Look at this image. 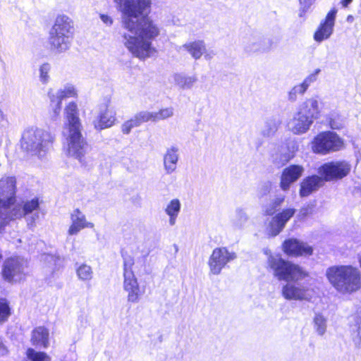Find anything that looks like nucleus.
I'll return each mask as SVG.
<instances>
[{"mask_svg":"<svg viewBox=\"0 0 361 361\" xmlns=\"http://www.w3.org/2000/svg\"><path fill=\"white\" fill-rule=\"evenodd\" d=\"M123 290L128 293V302L137 303L141 295L140 286L134 272H127L123 276Z\"/></svg>","mask_w":361,"mask_h":361,"instance_id":"a211bd4d","label":"nucleus"},{"mask_svg":"<svg viewBox=\"0 0 361 361\" xmlns=\"http://www.w3.org/2000/svg\"><path fill=\"white\" fill-rule=\"evenodd\" d=\"M214 55H215V53L214 52V51H207V49L205 50V53H204V54H203V56H204V59L206 60L212 59Z\"/></svg>","mask_w":361,"mask_h":361,"instance_id":"6e6d98bb","label":"nucleus"},{"mask_svg":"<svg viewBox=\"0 0 361 361\" xmlns=\"http://www.w3.org/2000/svg\"><path fill=\"white\" fill-rule=\"evenodd\" d=\"M134 264L133 259L128 256L123 258V275L127 272H133L132 267Z\"/></svg>","mask_w":361,"mask_h":361,"instance_id":"a18cd8bd","label":"nucleus"},{"mask_svg":"<svg viewBox=\"0 0 361 361\" xmlns=\"http://www.w3.org/2000/svg\"><path fill=\"white\" fill-rule=\"evenodd\" d=\"M128 121L132 123L133 128L138 127L141 125L135 115Z\"/></svg>","mask_w":361,"mask_h":361,"instance_id":"603ef678","label":"nucleus"},{"mask_svg":"<svg viewBox=\"0 0 361 361\" xmlns=\"http://www.w3.org/2000/svg\"><path fill=\"white\" fill-rule=\"evenodd\" d=\"M133 128H134L128 120L125 121L121 126V131L125 135H128Z\"/></svg>","mask_w":361,"mask_h":361,"instance_id":"de8ad7c7","label":"nucleus"},{"mask_svg":"<svg viewBox=\"0 0 361 361\" xmlns=\"http://www.w3.org/2000/svg\"><path fill=\"white\" fill-rule=\"evenodd\" d=\"M175 85L182 90H190L197 82L196 75H189L185 73H175L173 75Z\"/></svg>","mask_w":361,"mask_h":361,"instance_id":"c756f323","label":"nucleus"},{"mask_svg":"<svg viewBox=\"0 0 361 361\" xmlns=\"http://www.w3.org/2000/svg\"><path fill=\"white\" fill-rule=\"evenodd\" d=\"M344 142L336 133L331 131L323 132L318 134L312 142L314 152L327 154L342 149Z\"/></svg>","mask_w":361,"mask_h":361,"instance_id":"1a4fd4ad","label":"nucleus"},{"mask_svg":"<svg viewBox=\"0 0 361 361\" xmlns=\"http://www.w3.org/2000/svg\"><path fill=\"white\" fill-rule=\"evenodd\" d=\"M272 39L267 38L262 34L255 32L247 37L243 42L244 51L249 54L265 53L273 47Z\"/></svg>","mask_w":361,"mask_h":361,"instance_id":"4468645a","label":"nucleus"},{"mask_svg":"<svg viewBox=\"0 0 361 361\" xmlns=\"http://www.w3.org/2000/svg\"><path fill=\"white\" fill-rule=\"evenodd\" d=\"M16 178L3 177L0 180V229L4 226L5 218L15 202Z\"/></svg>","mask_w":361,"mask_h":361,"instance_id":"0eeeda50","label":"nucleus"},{"mask_svg":"<svg viewBox=\"0 0 361 361\" xmlns=\"http://www.w3.org/2000/svg\"><path fill=\"white\" fill-rule=\"evenodd\" d=\"M326 276L331 286L341 294H351L361 288V272L351 265L332 266Z\"/></svg>","mask_w":361,"mask_h":361,"instance_id":"7ed1b4c3","label":"nucleus"},{"mask_svg":"<svg viewBox=\"0 0 361 361\" xmlns=\"http://www.w3.org/2000/svg\"><path fill=\"white\" fill-rule=\"evenodd\" d=\"M11 314L9 302L4 298H0V326L8 321Z\"/></svg>","mask_w":361,"mask_h":361,"instance_id":"f704fd0d","label":"nucleus"},{"mask_svg":"<svg viewBox=\"0 0 361 361\" xmlns=\"http://www.w3.org/2000/svg\"><path fill=\"white\" fill-rule=\"evenodd\" d=\"M353 1V0H342L341 1V4L343 7H347L350 4H351V2Z\"/></svg>","mask_w":361,"mask_h":361,"instance_id":"4d7b16f0","label":"nucleus"},{"mask_svg":"<svg viewBox=\"0 0 361 361\" xmlns=\"http://www.w3.org/2000/svg\"><path fill=\"white\" fill-rule=\"evenodd\" d=\"M272 189V183L269 180L261 182L257 188V193L259 197L267 195Z\"/></svg>","mask_w":361,"mask_h":361,"instance_id":"58836bf2","label":"nucleus"},{"mask_svg":"<svg viewBox=\"0 0 361 361\" xmlns=\"http://www.w3.org/2000/svg\"><path fill=\"white\" fill-rule=\"evenodd\" d=\"M179 148L176 145L168 147L164 154V169L167 174H171L177 169L179 160Z\"/></svg>","mask_w":361,"mask_h":361,"instance_id":"4be33fe9","label":"nucleus"},{"mask_svg":"<svg viewBox=\"0 0 361 361\" xmlns=\"http://www.w3.org/2000/svg\"><path fill=\"white\" fill-rule=\"evenodd\" d=\"M27 269L26 259L21 257H11L4 262L2 276L8 282H18L25 279Z\"/></svg>","mask_w":361,"mask_h":361,"instance_id":"9d476101","label":"nucleus"},{"mask_svg":"<svg viewBox=\"0 0 361 361\" xmlns=\"http://www.w3.org/2000/svg\"><path fill=\"white\" fill-rule=\"evenodd\" d=\"M27 357L30 361H51L45 353L37 352L32 348L27 349Z\"/></svg>","mask_w":361,"mask_h":361,"instance_id":"c9c22d12","label":"nucleus"},{"mask_svg":"<svg viewBox=\"0 0 361 361\" xmlns=\"http://www.w3.org/2000/svg\"><path fill=\"white\" fill-rule=\"evenodd\" d=\"M329 126L332 129H341L343 127V123L339 119L338 115L336 113L329 114L327 118Z\"/></svg>","mask_w":361,"mask_h":361,"instance_id":"a19ab883","label":"nucleus"},{"mask_svg":"<svg viewBox=\"0 0 361 361\" xmlns=\"http://www.w3.org/2000/svg\"><path fill=\"white\" fill-rule=\"evenodd\" d=\"M100 18L107 25H111L113 23V19L108 15L102 14L100 15Z\"/></svg>","mask_w":361,"mask_h":361,"instance_id":"3c124183","label":"nucleus"},{"mask_svg":"<svg viewBox=\"0 0 361 361\" xmlns=\"http://www.w3.org/2000/svg\"><path fill=\"white\" fill-rule=\"evenodd\" d=\"M247 216L245 212L243 209H237L235 212V217L233 220L235 226L242 227L243 224L247 221Z\"/></svg>","mask_w":361,"mask_h":361,"instance_id":"37998d69","label":"nucleus"},{"mask_svg":"<svg viewBox=\"0 0 361 361\" xmlns=\"http://www.w3.org/2000/svg\"><path fill=\"white\" fill-rule=\"evenodd\" d=\"M115 120V112L105 106L104 109H101L98 120L94 121V128L97 130L110 128L114 125Z\"/></svg>","mask_w":361,"mask_h":361,"instance_id":"a878e982","label":"nucleus"},{"mask_svg":"<svg viewBox=\"0 0 361 361\" xmlns=\"http://www.w3.org/2000/svg\"><path fill=\"white\" fill-rule=\"evenodd\" d=\"M135 116H137L140 124L147 122V121H149L155 122L154 118V112L142 111H140V112L137 113L135 114Z\"/></svg>","mask_w":361,"mask_h":361,"instance_id":"79ce46f5","label":"nucleus"},{"mask_svg":"<svg viewBox=\"0 0 361 361\" xmlns=\"http://www.w3.org/2000/svg\"><path fill=\"white\" fill-rule=\"evenodd\" d=\"M297 95L296 92L292 88L288 93V99L291 102H295L297 99Z\"/></svg>","mask_w":361,"mask_h":361,"instance_id":"5fc2aeb1","label":"nucleus"},{"mask_svg":"<svg viewBox=\"0 0 361 361\" xmlns=\"http://www.w3.org/2000/svg\"><path fill=\"white\" fill-rule=\"evenodd\" d=\"M319 114L318 100L313 97L307 99L299 105L297 112L288 122V129L295 135L304 134L310 130Z\"/></svg>","mask_w":361,"mask_h":361,"instance_id":"39448f33","label":"nucleus"},{"mask_svg":"<svg viewBox=\"0 0 361 361\" xmlns=\"http://www.w3.org/2000/svg\"><path fill=\"white\" fill-rule=\"evenodd\" d=\"M300 4H302V3H306L307 2V0H299Z\"/></svg>","mask_w":361,"mask_h":361,"instance_id":"bf43d9fd","label":"nucleus"},{"mask_svg":"<svg viewBox=\"0 0 361 361\" xmlns=\"http://www.w3.org/2000/svg\"><path fill=\"white\" fill-rule=\"evenodd\" d=\"M337 9L332 8L326 15L325 19L320 23L319 26L314 34V39L321 42L327 39L332 35L335 25Z\"/></svg>","mask_w":361,"mask_h":361,"instance_id":"dca6fc26","label":"nucleus"},{"mask_svg":"<svg viewBox=\"0 0 361 361\" xmlns=\"http://www.w3.org/2000/svg\"><path fill=\"white\" fill-rule=\"evenodd\" d=\"M51 71V65L48 63H44L40 66L39 71V80L40 82L45 85L47 84L49 81V72Z\"/></svg>","mask_w":361,"mask_h":361,"instance_id":"e433bc0d","label":"nucleus"},{"mask_svg":"<svg viewBox=\"0 0 361 361\" xmlns=\"http://www.w3.org/2000/svg\"><path fill=\"white\" fill-rule=\"evenodd\" d=\"M351 166L346 161H333L324 164L318 169V173L324 181L342 179L350 171Z\"/></svg>","mask_w":361,"mask_h":361,"instance_id":"9b49d317","label":"nucleus"},{"mask_svg":"<svg viewBox=\"0 0 361 361\" xmlns=\"http://www.w3.org/2000/svg\"><path fill=\"white\" fill-rule=\"evenodd\" d=\"M173 115V109L172 107L161 109L159 111L154 112V118L155 121L166 119L171 117Z\"/></svg>","mask_w":361,"mask_h":361,"instance_id":"ea45409f","label":"nucleus"},{"mask_svg":"<svg viewBox=\"0 0 361 361\" xmlns=\"http://www.w3.org/2000/svg\"><path fill=\"white\" fill-rule=\"evenodd\" d=\"M71 225L68 230L69 235H75L86 228H92L94 224L87 221L85 215L79 209H75L70 214Z\"/></svg>","mask_w":361,"mask_h":361,"instance_id":"6ab92c4d","label":"nucleus"},{"mask_svg":"<svg viewBox=\"0 0 361 361\" xmlns=\"http://www.w3.org/2000/svg\"><path fill=\"white\" fill-rule=\"evenodd\" d=\"M81 131L82 129L69 130L64 133L66 137L65 152L68 157L76 159L82 165H86L85 155L88 144Z\"/></svg>","mask_w":361,"mask_h":361,"instance_id":"423d86ee","label":"nucleus"},{"mask_svg":"<svg viewBox=\"0 0 361 361\" xmlns=\"http://www.w3.org/2000/svg\"><path fill=\"white\" fill-rule=\"evenodd\" d=\"M50 32L73 37L74 32L73 22L68 16L59 15L56 17Z\"/></svg>","mask_w":361,"mask_h":361,"instance_id":"412c9836","label":"nucleus"},{"mask_svg":"<svg viewBox=\"0 0 361 361\" xmlns=\"http://www.w3.org/2000/svg\"><path fill=\"white\" fill-rule=\"evenodd\" d=\"M323 181L324 180L321 176L314 175L306 178L300 184V195L301 197L309 196L322 185Z\"/></svg>","mask_w":361,"mask_h":361,"instance_id":"393cba45","label":"nucleus"},{"mask_svg":"<svg viewBox=\"0 0 361 361\" xmlns=\"http://www.w3.org/2000/svg\"><path fill=\"white\" fill-rule=\"evenodd\" d=\"M236 258L233 252H229L226 247L215 248L209 258V272L213 275H219L222 269L231 261Z\"/></svg>","mask_w":361,"mask_h":361,"instance_id":"ddd939ff","label":"nucleus"},{"mask_svg":"<svg viewBox=\"0 0 361 361\" xmlns=\"http://www.w3.org/2000/svg\"><path fill=\"white\" fill-rule=\"evenodd\" d=\"M351 336L355 345L361 348V320L352 326Z\"/></svg>","mask_w":361,"mask_h":361,"instance_id":"4c0bfd02","label":"nucleus"},{"mask_svg":"<svg viewBox=\"0 0 361 361\" xmlns=\"http://www.w3.org/2000/svg\"><path fill=\"white\" fill-rule=\"evenodd\" d=\"M283 250L286 255L293 257L311 255L313 251L311 246L294 238L285 240Z\"/></svg>","mask_w":361,"mask_h":361,"instance_id":"f3484780","label":"nucleus"},{"mask_svg":"<svg viewBox=\"0 0 361 361\" xmlns=\"http://www.w3.org/2000/svg\"><path fill=\"white\" fill-rule=\"evenodd\" d=\"M25 216L27 226L32 227L39 218V204L37 198L32 199L24 203L23 206L16 205L8 212L5 218L4 226L8 221Z\"/></svg>","mask_w":361,"mask_h":361,"instance_id":"6e6552de","label":"nucleus"},{"mask_svg":"<svg viewBox=\"0 0 361 361\" xmlns=\"http://www.w3.org/2000/svg\"><path fill=\"white\" fill-rule=\"evenodd\" d=\"M66 126V130L82 129V125L78 116V109L77 104L74 102H70L65 109Z\"/></svg>","mask_w":361,"mask_h":361,"instance_id":"5701e85b","label":"nucleus"},{"mask_svg":"<svg viewBox=\"0 0 361 361\" xmlns=\"http://www.w3.org/2000/svg\"><path fill=\"white\" fill-rule=\"evenodd\" d=\"M320 69L317 68L315 71L309 75L305 79L303 80L302 83L308 88L309 86L314 82L317 80V75L320 73Z\"/></svg>","mask_w":361,"mask_h":361,"instance_id":"49530a36","label":"nucleus"},{"mask_svg":"<svg viewBox=\"0 0 361 361\" xmlns=\"http://www.w3.org/2000/svg\"><path fill=\"white\" fill-rule=\"evenodd\" d=\"M8 353V350L6 348V346L4 345L2 340L0 338V356H4L6 355Z\"/></svg>","mask_w":361,"mask_h":361,"instance_id":"864d4df0","label":"nucleus"},{"mask_svg":"<svg viewBox=\"0 0 361 361\" xmlns=\"http://www.w3.org/2000/svg\"><path fill=\"white\" fill-rule=\"evenodd\" d=\"M268 255V267L279 281L287 283L281 288V295L287 300L310 302L315 291L308 278L309 273L300 266L273 255L270 250H265Z\"/></svg>","mask_w":361,"mask_h":361,"instance_id":"f03ea898","label":"nucleus"},{"mask_svg":"<svg viewBox=\"0 0 361 361\" xmlns=\"http://www.w3.org/2000/svg\"><path fill=\"white\" fill-rule=\"evenodd\" d=\"M281 124V121L278 116H269L265 119L264 125L261 128L260 134L264 137H273L277 132Z\"/></svg>","mask_w":361,"mask_h":361,"instance_id":"cd10ccee","label":"nucleus"},{"mask_svg":"<svg viewBox=\"0 0 361 361\" xmlns=\"http://www.w3.org/2000/svg\"><path fill=\"white\" fill-rule=\"evenodd\" d=\"M353 20H354V18H353V16H351V15H350V16H348L347 17V21H348V23H352V22L353 21Z\"/></svg>","mask_w":361,"mask_h":361,"instance_id":"13d9d810","label":"nucleus"},{"mask_svg":"<svg viewBox=\"0 0 361 361\" xmlns=\"http://www.w3.org/2000/svg\"><path fill=\"white\" fill-rule=\"evenodd\" d=\"M304 172V168L300 165H290L283 169L280 181V187L283 191L290 188L292 183L295 182Z\"/></svg>","mask_w":361,"mask_h":361,"instance_id":"aec40b11","label":"nucleus"},{"mask_svg":"<svg viewBox=\"0 0 361 361\" xmlns=\"http://www.w3.org/2000/svg\"><path fill=\"white\" fill-rule=\"evenodd\" d=\"M77 96V90L72 84L67 83L56 91L49 90L48 97L52 109V118L56 119L61 110L63 99Z\"/></svg>","mask_w":361,"mask_h":361,"instance_id":"f8f14e48","label":"nucleus"},{"mask_svg":"<svg viewBox=\"0 0 361 361\" xmlns=\"http://www.w3.org/2000/svg\"><path fill=\"white\" fill-rule=\"evenodd\" d=\"M42 257V259L49 264V267L56 266L61 260L59 257L49 254H44Z\"/></svg>","mask_w":361,"mask_h":361,"instance_id":"c03bdc74","label":"nucleus"},{"mask_svg":"<svg viewBox=\"0 0 361 361\" xmlns=\"http://www.w3.org/2000/svg\"><path fill=\"white\" fill-rule=\"evenodd\" d=\"M122 12L121 24L124 46L135 56L140 59L149 57L154 49L152 41L160 34L158 24L148 17L143 16L150 6V0H114Z\"/></svg>","mask_w":361,"mask_h":361,"instance_id":"f257e3e1","label":"nucleus"},{"mask_svg":"<svg viewBox=\"0 0 361 361\" xmlns=\"http://www.w3.org/2000/svg\"><path fill=\"white\" fill-rule=\"evenodd\" d=\"M360 267H361V257H360Z\"/></svg>","mask_w":361,"mask_h":361,"instance_id":"680f3d73","label":"nucleus"},{"mask_svg":"<svg viewBox=\"0 0 361 361\" xmlns=\"http://www.w3.org/2000/svg\"><path fill=\"white\" fill-rule=\"evenodd\" d=\"M313 322L314 327L317 333L320 336L324 335L327 326L326 319L321 314H316L314 317Z\"/></svg>","mask_w":361,"mask_h":361,"instance_id":"473e14b6","label":"nucleus"},{"mask_svg":"<svg viewBox=\"0 0 361 361\" xmlns=\"http://www.w3.org/2000/svg\"><path fill=\"white\" fill-rule=\"evenodd\" d=\"M54 141L52 133L35 126L26 127L21 133V149L39 159L44 158Z\"/></svg>","mask_w":361,"mask_h":361,"instance_id":"20e7f679","label":"nucleus"},{"mask_svg":"<svg viewBox=\"0 0 361 361\" xmlns=\"http://www.w3.org/2000/svg\"><path fill=\"white\" fill-rule=\"evenodd\" d=\"M180 201L174 198L172 199L166 206L165 213L169 216V223L171 226H174L176 223L177 217L180 212Z\"/></svg>","mask_w":361,"mask_h":361,"instance_id":"7c9ffc66","label":"nucleus"},{"mask_svg":"<svg viewBox=\"0 0 361 361\" xmlns=\"http://www.w3.org/2000/svg\"><path fill=\"white\" fill-rule=\"evenodd\" d=\"M49 333L44 326H38L32 330L31 342L36 347L46 348L49 346Z\"/></svg>","mask_w":361,"mask_h":361,"instance_id":"bb28decb","label":"nucleus"},{"mask_svg":"<svg viewBox=\"0 0 361 361\" xmlns=\"http://www.w3.org/2000/svg\"><path fill=\"white\" fill-rule=\"evenodd\" d=\"M311 209L308 207H303L302 209H300L298 214V218L299 219H303L304 218H305L307 215H309L311 212Z\"/></svg>","mask_w":361,"mask_h":361,"instance_id":"8fccbe9b","label":"nucleus"},{"mask_svg":"<svg viewBox=\"0 0 361 361\" xmlns=\"http://www.w3.org/2000/svg\"><path fill=\"white\" fill-rule=\"evenodd\" d=\"M283 195L276 197L272 201L264 207L263 211L265 214L271 216L276 213L284 201Z\"/></svg>","mask_w":361,"mask_h":361,"instance_id":"2f4dec72","label":"nucleus"},{"mask_svg":"<svg viewBox=\"0 0 361 361\" xmlns=\"http://www.w3.org/2000/svg\"><path fill=\"white\" fill-rule=\"evenodd\" d=\"M293 90L297 94H303L307 90V87L302 82L300 85L294 86Z\"/></svg>","mask_w":361,"mask_h":361,"instance_id":"09e8293b","label":"nucleus"},{"mask_svg":"<svg viewBox=\"0 0 361 361\" xmlns=\"http://www.w3.org/2000/svg\"><path fill=\"white\" fill-rule=\"evenodd\" d=\"M295 209L287 208L276 214L271 220L267 228V234L270 237L279 235L284 228L286 223L293 216Z\"/></svg>","mask_w":361,"mask_h":361,"instance_id":"2eb2a0df","label":"nucleus"},{"mask_svg":"<svg viewBox=\"0 0 361 361\" xmlns=\"http://www.w3.org/2000/svg\"><path fill=\"white\" fill-rule=\"evenodd\" d=\"M73 37L67 35H61L49 32V42L51 50L56 53H63L67 51L70 46Z\"/></svg>","mask_w":361,"mask_h":361,"instance_id":"b1692460","label":"nucleus"},{"mask_svg":"<svg viewBox=\"0 0 361 361\" xmlns=\"http://www.w3.org/2000/svg\"><path fill=\"white\" fill-rule=\"evenodd\" d=\"M182 48L186 51L194 59H200L205 53L206 44L203 40H195L185 43Z\"/></svg>","mask_w":361,"mask_h":361,"instance_id":"c85d7f7f","label":"nucleus"},{"mask_svg":"<svg viewBox=\"0 0 361 361\" xmlns=\"http://www.w3.org/2000/svg\"><path fill=\"white\" fill-rule=\"evenodd\" d=\"M76 273L78 278L83 281H90L93 276L92 267L86 264L80 265Z\"/></svg>","mask_w":361,"mask_h":361,"instance_id":"72a5a7b5","label":"nucleus"},{"mask_svg":"<svg viewBox=\"0 0 361 361\" xmlns=\"http://www.w3.org/2000/svg\"><path fill=\"white\" fill-rule=\"evenodd\" d=\"M2 257V255H1V252H0V259H1Z\"/></svg>","mask_w":361,"mask_h":361,"instance_id":"052dcab7","label":"nucleus"}]
</instances>
